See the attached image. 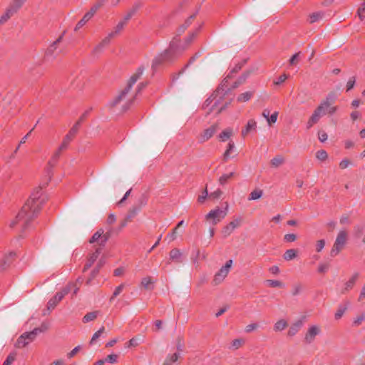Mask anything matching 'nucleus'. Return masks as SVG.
I'll return each mask as SVG.
<instances>
[{
	"label": "nucleus",
	"mask_w": 365,
	"mask_h": 365,
	"mask_svg": "<svg viewBox=\"0 0 365 365\" xmlns=\"http://www.w3.org/2000/svg\"><path fill=\"white\" fill-rule=\"evenodd\" d=\"M39 210L40 202L38 200L35 198L29 199L16 216V220L11 223V226L14 227L15 224L20 223L21 226L25 228L29 222L37 215Z\"/></svg>",
	"instance_id": "nucleus-1"
},
{
	"label": "nucleus",
	"mask_w": 365,
	"mask_h": 365,
	"mask_svg": "<svg viewBox=\"0 0 365 365\" xmlns=\"http://www.w3.org/2000/svg\"><path fill=\"white\" fill-rule=\"evenodd\" d=\"M336 110V106H330L327 101H322L309 118L307 122V128H310L316 124L323 115L326 114L332 115Z\"/></svg>",
	"instance_id": "nucleus-2"
},
{
	"label": "nucleus",
	"mask_w": 365,
	"mask_h": 365,
	"mask_svg": "<svg viewBox=\"0 0 365 365\" xmlns=\"http://www.w3.org/2000/svg\"><path fill=\"white\" fill-rule=\"evenodd\" d=\"M349 240V232L346 230H340L335 238L334 242L330 251V256H337L346 247Z\"/></svg>",
	"instance_id": "nucleus-3"
},
{
	"label": "nucleus",
	"mask_w": 365,
	"mask_h": 365,
	"mask_svg": "<svg viewBox=\"0 0 365 365\" xmlns=\"http://www.w3.org/2000/svg\"><path fill=\"white\" fill-rule=\"evenodd\" d=\"M143 70L141 68H139L138 70L130 77L125 89L122 91L121 93L112 101V106L117 105L125 98V95L129 92L133 85L135 84L136 81L140 78L143 74Z\"/></svg>",
	"instance_id": "nucleus-4"
},
{
	"label": "nucleus",
	"mask_w": 365,
	"mask_h": 365,
	"mask_svg": "<svg viewBox=\"0 0 365 365\" xmlns=\"http://www.w3.org/2000/svg\"><path fill=\"white\" fill-rule=\"evenodd\" d=\"M228 204L225 203V210H221L217 207L211 210L206 216V220L209 221L212 225H216L220 222L227 214Z\"/></svg>",
	"instance_id": "nucleus-5"
},
{
	"label": "nucleus",
	"mask_w": 365,
	"mask_h": 365,
	"mask_svg": "<svg viewBox=\"0 0 365 365\" xmlns=\"http://www.w3.org/2000/svg\"><path fill=\"white\" fill-rule=\"evenodd\" d=\"M232 264V260L230 259L227 261L225 263V265L222 267L215 274L214 279H213V283L215 285L220 284L223 282V280L225 279V277L227 276L230 269Z\"/></svg>",
	"instance_id": "nucleus-6"
},
{
	"label": "nucleus",
	"mask_w": 365,
	"mask_h": 365,
	"mask_svg": "<svg viewBox=\"0 0 365 365\" xmlns=\"http://www.w3.org/2000/svg\"><path fill=\"white\" fill-rule=\"evenodd\" d=\"M71 286L67 285L61 291L57 292L48 302V309H53L63 298L71 292Z\"/></svg>",
	"instance_id": "nucleus-7"
},
{
	"label": "nucleus",
	"mask_w": 365,
	"mask_h": 365,
	"mask_svg": "<svg viewBox=\"0 0 365 365\" xmlns=\"http://www.w3.org/2000/svg\"><path fill=\"white\" fill-rule=\"evenodd\" d=\"M37 336V331H31L21 334L16 341V346L19 348L24 347L30 342L33 341Z\"/></svg>",
	"instance_id": "nucleus-8"
},
{
	"label": "nucleus",
	"mask_w": 365,
	"mask_h": 365,
	"mask_svg": "<svg viewBox=\"0 0 365 365\" xmlns=\"http://www.w3.org/2000/svg\"><path fill=\"white\" fill-rule=\"evenodd\" d=\"M102 4H103L101 2H98L96 4H95L91 9V10L88 12H87L83 16V17L78 22V24L75 28V30L76 31V30L79 29L80 28H81L83 25H85L87 21H88L93 16V15L96 14V12L98 11V9L102 6Z\"/></svg>",
	"instance_id": "nucleus-9"
},
{
	"label": "nucleus",
	"mask_w": 365,
	"mask_h": 365,
	"mask_svg": "<svg viewBox=\"0 0 365 365\" xmlns=\"http://www.w3.org/2000/svg\"><path fill=\"white\" fill-rule=\"evenodd\" d=\"M83 118L84 115L82 117H81L80 120L73 126V128L70 130L68 133L65 136L60 146V149H65L67 147L68 144L72 140V139L74 138L75 135L78 132L80 125V122L83 120Z\"/></svg>",
	"instance_id": "nucleus-10"
},
{
	"label": "nucleus",
	"mask_w": 365,
	"mask_h": 365,
	"mask_svg": "<svg viewBox=\"0 0 365 365\" xmlns=\"http://www.w3.org/2000/svg\"><path fill=\"white\" fill-rule=\"evenodd\" d=\"M321 327L319 325H312L310 326L304 336V341L307 344H311L317 336L321 334Z\"/></svg>",
	"instance_id": "nucleus-11"
},
{
	"label": "nucleus",
	"mask_w": 365,
	"mask_h": 365,
	"mask_svg": "<svg viewBox=\"0 0 365 365\" xmlns=\"http://www.w3.org/2000/svg\"><path fill=\"white\" fill-rule=\"evenodd\" d=\"M109 237L110 235L108 233H104L103 230L100 229L93 234V235L89 240V242H98L100 245H104V244L108 240Z\"/></svg>",
	"instance_id": "nucleus-12"
},
{
	"label": "nucleus",
	"mask_w": 365,
	"mask_h": 365,
	"mask_svg": "<svg viewBox=\"0 0 365 365\" xmlns=\"http://www.w3.org/2000/svg\"><path fill=\"white\" fill-rule=\"evenodd\" d=\"M242 220L236 218L231 221L222 230L225 237L229 236L236 228L241 225Z\"/></svg>",
	"instance_id": "nucleus-13"
},
{
	"label": "nucleus",
	"mask_w": 365,
	"mask_h": 365,
	"mask_svg": "<svg viewBox=\"0 0 365 365\" xmlns=\"http://www.w3.org/2000/svg\"><path fill=\"white\" fill-rule=\"evenodd\" d=\"M358 277H359V274L354 273L349 278V279L344 284L343 287L341 288V294H345L348 292H349L351 289H352L356 284V282Z\"/></svg>",
	"instance_id": "nucleus-14"
},
{
	"label": "nucleus",
	"mask_w": 365,
	"mask_h": 365,
	"mask_svg": "<svg viewBox=\"0 0 365 365\" xmlns=\"http://www.w3.org/2000/svg\"><path fill=\"white\" fill-rule=\"evenodd\" d=\"M15 256L16 254L13 252H10L7 255H4V257L0 259V271H4L9 267Z\"/></svg>",
	"instance_id": "nucleus-15"
},
{
	"label": "nucleus",
	"mask_w": 365,
	"mask_h": 365,
	"mask_svg": "<svg viewBox=\"0 0 365 365\" xmlns=\"http://www.w3.org/2000/svg\"><path fill=\"white\" fill-rule=\"evenodd\" d=\"M113 34H108L106 37H105L98 44H97L93 49V55H98L101 53L106 46H107L110 40L112 39Z\"/></svg>",
	"instance_id": "nucleus-16"
},
{
	"label": "nucleus",
	"mask_w": 365,
	"mask_h": 365,
	"mask_svg": "<svg viewBox=\"0 0 365 365\" xmlns=\"http://www.w3.org/2000/svg\"><path fill=\"white\" fill-rule=\"evenodd\" d=\"M217 125H213L209 128L204 130V132L200 135L199 140L201 143L208 140L217 131Z\"/></svg>",
	"instance_id": "nucleus-17"
},
{
	"label": "nucleus",
	"mask_w": 365,
	"mask_h": 365,
	"mask_svg": "<svg viewBox=\"0 0 365 365\" xmlns=\"http://www.w3.org/2000/svg\"><path fill=\"white\" fill-rule=\"evenodd\" d=\"M101 253V248L98 247V248H96L95 252H92L89 255L88 261L84 267V269H83L84 271L92 266V264L94 263V262L96 261V259L98 258Z\"/></svg>",
	"instance_id": "nucleus-18"
},
{
	"label": "nucleus",
	"mask_w": 365,
	"mask_h": 365,
	"mask_svg": "<svg viewBox=\"0 0 365 365\" xmlns=\"http://www.w3.org/2000/svg\"><path fill=\"white\" fill-rule=\"evenodd\" d=\"M180 355V353L178 352L168 354L163 363V365H173L178 361Z\"/></svg>",
	"instance_id": "nucleus-19"
},
{
	"label": "nucleus",
	"mask_w": 365,
	"mask_h": 365,
	"mask_svg": "<svg viewBox=\"0 0 365 365\" xmlns=\"http://www.w3.org/2000/svg\"><path fill=\"white\" fill-rule=\"evenodd\" d=\"M257 128V122L254 119L248 120L247 124L245 129L242 130V135L245 137L250 132L255 130Z\"/></svg>",
	"instance_id": "nucleus-20"
},
{
	"label": "nucleus",
	"mask_w": 365,
	"mask_h": 365,
	"mask_svg": "<svg viewBox=\"0 0 365 365\" xmlns=\"http://www.w3.org/2000/svg\"><path fill=\"white\" fill-rule=\"evenodd\" d=\"M302 326V322L301 321H298L293 324L289 329L288 335L290 336H294L301 329Z\"/></svg>",
	"instance_id": "nucleus-21"
},
{
	"label": "nucleus",
	"mask_w": 365,
	"mask_h": 365,
	"mask_svg": "<svg viewBox=\"0 0 365 365\" xmlns=\"http://www.w3.org/2000/svg\"><path fill=\"white\" fill-rule=\"evenodd\" d=\"M154 280L150 277H146L142 279L141 286L146 289H153Z\"/></svg>",
	"instance_id": "nucleus-22"
},
{
	"label": "nucleus",
	"mask_w": 365,
	"mask_h": 365,
	"mask_svg": "<svg viewBox=\"0 0 365 365\" xmlns=\"http://www.w3.org/2000/svg\"><path fill=\"white\" fill-rule=\"evenodd\" d=\"M365 321V312H361L357 314L354 319L352 322V326L354 327H358Z\"/></svg>",
	"instance_id": "nucleus-23"
},
{
	"label": "nucleus",
	"mask_w": 365,
	"mask_h": 365,
	"mask_svg": "<svg viewBox=\"0 0 365 365\" xmlns=\"http://www.w3.org/2000/svg\"><path fill=\"white\" fill-rule=\"evenodd\" d=\"M15 14V10L9 7L6 12L1 16L0 18V25L4 24L8 21L14 14Z\"/></svg>",
	"instance_id": "nucleus-24"
},
{
	"label": "nucleus",
	"mask_w": 365,
	"mask_h": 365,
	"mask_svg": "<svg viewBox=\"0 0 365 365\" xmlns=\"http://www.w3.org/2000/svg\"><path fill=\"white\" fill-rule=\"evenodd\" d=\"M98 311H95V312H88L83 317V323H88L89 322H91V321H93L95 320L98 315Z\"/></svg>",
	"instance_id": "nucleus-25"
},
{
	"label": "nucleus",
	"mask_w": 365,
	"mask_h": 365,
	"mask_svg": "<svg viewBox=\"0 0 365 365\" xmlns=\"http://www.w3.org/2000/svg\"><path fill=\"white\" fill-rule=\"evenodd\" d=\"M287 322L284 319L278 320L274 326V330L275 331H280L284 330L287 327Z\"/></svg>",
	"instance_id": "nucleus-26"
},
{
	"label": "nucleus",
	"mask_w": 365,
	"mask_h": 365,
	"mask_svg": "<svg viewBox=\"0 0 365 365\" xmlns=\"http://www.w3.org/2000/svg\"><path fill=\"white\" fill-rule=\"evenodd\" d=\"M125 25V21H120L117 26L114 28V30L109 33L108 34H113L112 38L118 35L120 31L123 29L124 26Z\"/></svg>",
	"instance_id": "nucleus-27"
},
{
	"label": "nucleus",
	"mask_w": 365,
	"mask_h": 365,
	"mask_svg": "<svg viewBox=\"0 0 365 365\" xmlns=\"http://www.w3.org/2000/svg\"><path fill=\"white\" fill-rule=\"evenodd\" d=\"M324 14L321 12L313 13L309 15V21L310 24H314L317 21H319L323 18Z\"/></svg>",
	"instance_id": "nucleus-28"
},
{
	"label": "nucleus",
	"mask_w": 365,
	"mask_h": 365,
	"mask_svg": "<svg viewBox=\"0 0 365 365\" xmlns=\"http://www.w3.org/2000/svg\"><path fill=\"white\" fill-rule=\"evenodd\" d=\"M297 251L294 249L287 250L284 254V259L291 260L296 257Z\"/></svg>",
	"instance_id": "nucleus-29"
},
{
	"label": "nucleus",
	"mask_w": 365,
	"mask_h": 365,
	"mask_svg": "<svg viewBox=\"0 0 365 365\" xmlns=\"http://www.w3.org/2000/svg\"><path fill=\"white\" fill-rule=\"evenodd\" d=\"M232 135V130L231 128H227L223 130L219 135L220 140L225 141Z\"/></svg>",
	"instance_id": "nucleus-30"
},
{
	"label": "nucleus",
	"mask_w": 365,
	"mask_h": 365,
	"mask_svg": "<svg viewBox=\"0 0 365 365\" xmlns=\"http://www.w3.org/2000/svg\"><path fill=\"white\" fill-rule=\"evenodd\" d=\"M262 193H263L262 190L256 189L251 192L248 199L250 200H258L262 196Z\"/></svg>",
	"instance_id": "nucleus-31"
},
{
	"label": "nucleus",
	"mask_w": 365,
	"mask_h": 365,
	"mask_svg": "<svg viewBox=\"0 0 365 365\" xmlns=\"http://www.w3.org/2000/svg\"><path fill=\"white\" fill-rule=\"evenodd\" d=\"M284 163V158L283 157L280 156V155H277L276 157H274V158H272L271 160V165L272 166L274 167V168H277L279 166H280L281 165H282Z\"/></svg>",
	"instance_id": "nucleus-32"
},
{
	"label": "nucleus",
	"mask_w": 365,
	"mask_h": 365,
	"mask_svg": "<svg viewBox=\"0 0 365 365\" xmlns=\"http://www.w3.org/2000/svg\"><path fill=\"white\" fill-rule=\"evenodd\" d=\"M252 94L253 93L251 91H246L238 96L237 101L239 102H246L251 98Z\"/></svg>",
	"instance_id": "nucleus-33"
},
{
	"label": "nucleus",
	"mask_w": 365,
	"mask_h": 365,
	"mask_svg": "<svg viewBox=\"0 0 365 365\" xmlns=\"http://www.w3.org/2000/svg\"><path fill=\"white\" fill-rule=\"evenodd\" d=\"M106 331V329H105V327H102L98 331H97L96 332H95L91 338V340L90 341V344H94L97 339L102 336V334L103 333H105Z\"/></svg>",
	"instance_id": "nucleus-34"
},
{
	"label": "nucleus",
	"mask_w": 365,
	"mask_h": 365,
	"mask_svg": "<svg viewBox=\"0 0 365 365\" xmlns=\"http://www.w3.org/2000/svg\"><path fill=\"white\" fill-rule=\"evenodd\" d=\"M26 2V0H14L11 6H9L13 10H15V13L23 6Z\"/></svg>",
	"instance_id": "nucleus-35"
},
{
	"label": "nucleus",
	"mask_w": 365,
	"mask_h": 365,
	"mask_svg": "<svg viewBox=\"0 0 365 365\" xmlns=\"http://www.w3.org/2000/svg\"><path fill=\"white\" fill-rule=\"evenodd\" d=\"M26 2V0H14L11 6H9L13 10H15V13L23 6Z\"/></svg>",
	"instance_id": "nucleus-36"
},
{
	"label": "nucleus",
	"mask_w": 365,
	"mask_h": 365,
	"mask_svg": "<svg viewBox=\"0 0 365 365\" xmlns=\"http://www.w3.org/2000/svg\"><path fill=\"white\" fill-rule=\"evenodd\" d=\"M26 2V0H14L11 6H9L13 10H15V13L23 6Z\"/></svg>",
	"instance_id": "nucleus-37"
},
{
	"label": "nucleus",
	"mask_w": 365,
	"mask_h": 365,
	"mask_svg": "<svg viewBox=\"0 0 365 365\" xmlns=\"http://www.w3.org/2000/svg\"><path fill=\"white\" fill-rule=\"evenodd\" d=\"M266 283L271 287L282 288L284 287V283L279 280L268 279Z\"/></svg>",
	"instance_id": "nucleus-38"
},
{
	"label": "nucleus",
	"mask_w": 365,
	"mask_h": 365,
	"mask_svg": "<svg viewBox=\"0 0 365 365\" xmlns=\"http://www.w3.org/2000/svg\"><path fill=\"white\" fill-rule=\"evenodd\" d=\"M316 158L319 161H325L328 158V154L324 150H320L316 153Z\"/></svg>",
	"instance_id": "nucleus-39"
},
{
	"label": "nucleus",
	"mask_w": 365,
	"mask_h": 365,
	"mask_svg": "<svg viewBox=\"0 0 365 365\" xmlns=\"http://www.w3.org/2000/svg\"><path fill=\"white\" fill-rule=\"evenodd\" d=\"M123 288H124V284H121L115 289V290L113 293V295L110 298V302H113V300L122 292Z\"/></svg>",
	"instance_id": "nucleus-40"
},
{
	"label": "nucleus",
	"mask_w": 365,
	"mask_h": 365,
	"mask_svg": "<svg viewBox=\"0 0 365 365\" xmlns=\"http://www.w3.org/2000/svg\"><path fill=\"white\" fill-rule=\"evenodd\" d=\"M336 94L334 92L329 93L327 98L323 101H327L330 106H332L335 100L336 99Z\"/></svg>",
	"instance_id": "nucleus-41"
},
{
	"label": "nucleus",
	"mask_w": 365,
	"mask_h": 365,
	"mask_svg": "<svg viewBox=\"0 0 365 365\" xmlns=\"http://www.w3.org/2000/svg\"><path fill=\"white\" fill-rule=\"evenodd\" d=\"M234 173H230L228 174H224L219 178V182L220 185H224L227 182V181L234 176Z\"/></svg>",
	"instance_id": "nucleus-42"
},
{
	"label": "nucleus",
	"mask_w": 365,
	"mask_h": 365,
	"mask_svg": "<svg viewBox=\"0 0 365 365\" xmlns=\"http://www.w3.org/2000/svg\"><path fill=\"white\" fill-rule=\"evenodd\" d=\"M234 148H235L234 143L230 142L229 144H228V148H227V149L226 150V151L224 153V159L225 160L231 157V152L234 149Z\"/></svg>",
	"instance_id": "nucleus-43"
},
{
	"label": "nucleus",
	"mask_w": 365,
	"mask_h": 365,
	"mask_svg": "<svg viewBox=\"0 0 365 365\" xmlns=\"http://www.w3.org/2000/svg\"><path fill=\"white\" fill-rule=\"evenodd\" d=\"M62 37L60 36L56 41H54L47 50V53L52 55L53 51L56 49V45L61 40Z\"/></svg>",
	"instance_id": "nucleus-44"
},
{
	"label": "nucleus",
	"mask_w": 365,
	"mask_h": 365,
	"mask_svg": "<svg viewBox=\"0 0 365 365\" xmlns=\"http://www.w3.org/2000/svg\"><path fill=\"white\" fill-rule=\"evenodd\" d=\"M181 255V252L178 249H173L170 252V257L172 259H178Z\"/></svg>",
	"instance_id": "nucleus-45"
},
{
	"label": "nucleus",
	"mask_w": 365,
	"mask_h": 365,
	"mask_svg": "<svg viewBox=\"0 0 365 365\" xmlns=\"http://www.w3.org/2000/svg\"><path fill=\"white\" fill-rule=\"evenodd\" d=\"M195 16H191L185 23L184 25H182L178 30V33L181 34L184 32V31L186 29V28L191 24L192 21L194 19Z\"/></svg>",
	"instance_id": "nucleus-46"
},
{
	"label": "nucleus",
	"mask_w": 365,
	"mask_h": 365,
	"mask_svg": "<svg viewBox=\"0 0 365 365\" xmlns=\"http://www.w3.org/2000/svg\"><path fill=\"white\" fill-rule=\"evenodd\" d=\"M244 344L243 339H237L232 341V348L234 349H239Z\"/></svg>",
	"instance_id": "nucleus-47"
},
{
	"label": "nucleus",
	"mask_w": 365,
	"mask_h": 365,
	"mask_svg": "<svg viewBox=\"0 0 365 365\" xmlns=\"http://www.w3.org/2000/svg\"><path fill=\"white\" fill-rule=\"evenodd\" d=\"M178 227H175L173 232L168 235L167 238L169 239L170 242H173L176 240L178 236Z\"/></svg>",
	"instance_id": "nucleus-48"
},
{
	"label": "nucleus",
	"mask_w": 365,
	"mask_h": 365,
	"mask_svg": "<svg viewBox=\"0 0 365 365\" xmlns=\"http://www.w3.org/2000/svg\"><path fill=\"white\" fill-rule=\"evenodd\" d=\"M357 15L361 20H364L365 19V6L361 5L357 10Z\"/></svg>",
	"instance_id": "nucleus-49"
},
{
	"label": "nucleus",
	"mask_w": 365,
	"mask_h": 365,
	"mask_svg": "<svg viewBox=\"0 0 365 365\" xmlns=\"http://www.w3.org/2000/svg\"><path fill=\"white\" fill-rule=\"evenodd\" d=\"M325 246V240H319L316 243V251L317 252H320Z\"/></svg>",
	"instance_id": "nucleus-50"
},
{
	"label": "nucleus",
	"mask_w": 365,
	"mask_h": 365,
	"mask_svg": "<svg viewBox=\"0 0 365 365\" xmlns=\"http://www.w3.org/2000/svg\"><path fill=\"white\" fill-rule=\"evenodd\" d=\"M258 327H259V325L257 324L252 323V324H250L247 326H246L245 330V331L247 333H250V332H251L252 331H255V330L257 329Z\"/></svg>",
	"instance_id": "nucleus-51"
},
{
	"label": "nucleus",
	"mask_w": 365,
	"mask_h": 365,
	"mask_svg": "<svg viewBox=\"0 0 365 365\" xmlns=\"http://www.w3.org/2000/svg\"><path fill=\"white\" fill-rule=\"evenodd\" d=\"M300 54H301V53L298 52V53H295L294 55H293L289 60V63L291 65H297L299 62V58Z\"/></svg>",
	"instance_id": "nucleus-52"
},
{
	"label": "nucleus",
	"mask_w": 365,
	"mask_h": 365,
	"mask_svg": "<svg viewBox=\"0 0 365 365\" xmlns=\"http://www.w3.org/2000/svg\"><path fill=\"white\" fill-rule=\"evenodd\" d=\"M63 149H60V148H58V150L57 151L55 152V153L53 154V155L52 156L51 158V160L48 162V165L50 166H53V162L54 163L57 158L59 157L60 155V153H61V151Z\"/></svg>",
	"instance_id": "nucleus-53"
},
{
	"label": "nucleus",
	"mask_w": 365,
	"mask_h": 365,
	"mask_svg": "<svg viewBox=\"0 0 365 365\" xmlns=\"http://www.w3.org/2000/svg\"><path fill=\"white\" fill-rule=\"evenodd\" d=\"M329 269V264L326 263H320L318 267V272L319 273H325Z\"/></svg>",
	"instance_id": "nucleus-54"
},
{
	"label": "nucleus",
	"mask_w": 365,
	"mask_h": 365,
	"mask_svg": "<svg viewBox=\"0 0 365 365\" xmlns=\"http://www.w3.org/2000/svg\"><path fill=\"white\" fill-rule=\"evenodd\" d=\"M277 116H278V112H274V113H272L269 119L267 120V123L269 125L274 124L276 123L277 121Z\"/></svg>",
	"instance_id": "nucleus-55"
},
{
	"label": "nucleus",
	"mask_w": 365,
	"mask_h": 365,
	"mask_svg": "<svg viewBox=\"0 0 365 365\" xmlns=\"http://www.w3.org/2000/svg\"><path fill=\"white\" fill-rule=\"evenodd\" d=\"M118 356L116 354H110L108 355L107 357L104 359L105 362H109L111 364H115L117 361Z\"/></svg>",
	"instance_id": "nucleus-56"
},
{
	"label": "nucleus",
	"mask_w": 365,
	"mask_h": 365,
	"mask_svg": "<svg viewBox=\"0 0 365 365\" xmlns=\"http://www.w3.org/2000/svg\"><path fill=\"white\" fill-rule=\"evenodd\" d=\"M49 326L47 324H42L40 327L34 329L33 331H37V334L46 331L48 329Z\"/></svg>",
	"instance_id": "nucleus-57"
},
{
	"label": "nucleus",
	"mask_w": 365,
	"mask_h": 365,
	"mask_svg": "<svg viewBox=\"0 0 365 365\" xmlns=\"http://www.w3.org/2000/svg\"><path fill=\"white\" fill-rule=\"evenodd\" d=\"M355 82H356L355 77H351L349 79V81L346 83V91H350L354 86Z\"/></svg>",
	"instance_id": "nucleus-58"
},
{
	"label": "nucleus",
	"mask_w": 365,
	"mask_h": 365,
	"mask_svg": "<svg viewBox=\"0 0 365 365\" xmlns=\"http://www.w3.org/2000/svg\"><path fill=\"white\" fill-rule=\"evenodd\" d=\"M81 347L80 346H76L73 349L67 354V356L69 359L73 358L81 350Z\"/></svg>",
	"instance_id": "nucleus-59"
},
{
	"label": "nucleus",
	"mask_w": 365,
	"mask_h": 365,
	"mask_svg": "<svg viewBox=\"0 0 365 365\" xmlns=\"http://www.w3.org/2000/svg\"><path fill=\"white\" fill-rule=\"evenodd\" d=\"M284 239L288 242H294L297 239V236L294 234H287L284 235Z\"/></svg>",
	"instance_id": "nucleus-60"
},
{
	"label": "nucleus",
	"mask_w": 365,
	"mask_h": 365,
	"mask_svg": "<svg viewBox=\"0 0 365 365\" xmlns=\"http://www.w3.org/2000/svg\"><path fill=\"white\" fill-rule=\"evenodd\" d=\"M207 195H208L207 190V188H205L204 190V191L202 192V195L198 197V199H197L198 202L200 203H202L205 201V200L206 199V197H207Z\"/></svg>",
	"instance_id": "nucleus-61"
},
{
	"label": "nucleus",
	"mask_w": 365,
	"mask_h": 365,
	"mask_svg": "<svg viewBox=\"0 0 365 365\" xmlns=\"http://www.w3.org/2000/svg\"><path fill=\"white\" fill-rule=\"evenodd\" d=\"M350 165V161L348 159L342 160L339 163V167L341 169H345Z\"/></svg>",
	"instance_id": "nucleus-62"
},
{
	"label": "nucleus",
	"mask_w": 365,
	"mask_h": 365,
	"mask_svg": "<svg viewBox=\"0 0 365 365\" xmlns=\"http://www.w3.org/2000/svg\"><path fill=\"white\" fill-rule=\"evenodd\" d=\"M15 360V356L14 355H9L5 361L4 362L3 365H11L14 361Z\"/></svg>",
	"instance_id": "nucleus-63"
},
{
	"label": "nucleus",
	"mask_w": 365,
	"mask_h": 365,
	"mask_svg": "<svg viewBox=\"0 0 365 365\" xmlns=\"http://www.w3.org/2000/svg\"><path fill=\"white\" fill-rule=\"evenodd\" d=\"M328 138L327 134L324 131H321L319 133V140L324 143L325 142Z\"/></svg>",
	"instance_id": "nucleus-64"
}]
</instances>
